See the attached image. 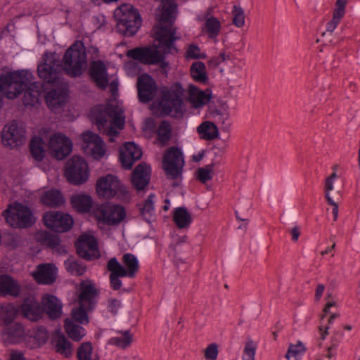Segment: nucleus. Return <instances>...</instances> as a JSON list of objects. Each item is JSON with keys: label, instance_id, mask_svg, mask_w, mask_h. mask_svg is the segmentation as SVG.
Listing matches in <instances>:
<instances>
[{"label": "nucleus", "instance_id": "obj_61", "mask_svg": "<svg viewBox=\"0 0 360 360\" xmlns=\"http://www.w3.org/2000/svg\"><path fill=\"white\" fill-rule=\"evenodd\" d=\"M218 346L215 343L208 345L205 350V357L207 360H217L218 356Z\"/></svg>", "mask_w": 360, "mask_h": 360}, {"label": "nucleus", "instance_id": "obj_22", "mask_svg": "<svg viewBox=\"0 0 360 360\" xmlns=\"http://www.w3.org/2000/svg\"><path fill=\"white\" fill-rule=\"evenodd\" d=\"M43 314L45 313L49 319L56 320L63 313V304L60 300L55 295H46L41 299Z\"/></svg>", "mask_w": 360, "mask_h": 360}, {"label": "nucleus", "instance_id": "obj_24", "mask_svg": "<svg viewBox=\"0 0 360 360\" xmlns=\"http://www.w3.org/2000/svg\"><path fill=\"white\" fill-rule=\"evenodd\" d=\"M87 55L84 52L77 56L75 61L63 65L65 73L72 78L81 77L87 68Z\"/></svg>", "mask_w": 360, "mask_h": 360}, {"label": "nucleus", "instance_id": "obj_18", "mask_svg": "<svg viewBox=\"0 0 360 360\" xmlns=\"http://www.w3.org/2000/svg\"><path fill=\"white\" fill-rule=\"evenodd\" d=\"M51 129L49 127H42L39 131L38 135L32 136L29 141L28 147L31 158H46V153L48 150V142L49 134Z\"/></svg>", "mask_w": 360, "mask_h": 360}, {"label": "nucleus", "instance_id": "obj_51", "mask_svg": "<svg viewBox=\"0 0 360 360\" xmlns=\"http://www.w3.org/2000/svg\"><path fill=\"white\" fill-rule=\"evenodd\" d=\"M32 337L36 341V345L39 347L46 342L49 338V333L46 328L39 326L34 328Z\"/></svg>", "mask_w": 360, "mask_h": 360}, {"label": "nucleus", "instance_id": "obj_48", "mask_svg": "<svg viewBox=\"0 0 360 360\" xmlns=\"http://www.w3.org/2000/svg\"><path fill=\"white\" fill-rule=\"evenodd\" d=\"M54 342L56 351L58 353L65 354L67 356L72 354V343L64 335H58Z\"/></svg>", "mask_w": 360, "mask_h": 360}, {"label": "nucleus", "instance_id": "obj_34", "mask_svg": "<svg viewBox=\"0 0 360 360\" xmlns=\"http://www.w3.org/2000/svg\"><path fill=\"white\" fill-rule=\"evenodd\" d=\"M143 150L134 141H125L118 149V158H142Z\"/></svg>", "mask_w": 360, "mask_h": 360}, {"label": "nucleus", "instance_id": "obj_62", "mask_svg": "<svg viewBox=\"0 0 360 360\" xmlns=\"http://www.w3.org/2000/svg\"><path fill=\"white\" fill-rule=\"evenodd\" d=\"M122 306L120 300L115 298H110L108 300V311L112 315H116Z\"/></svg>", "mask_w": 360, "mask_h": 360}, {"label": "nucleus", "instance_id": "obj_58", "mask_svg": "<svg viewBox=\"0 0 360 360\" xmlns=\"http://www.w3.org/2000/svg\"><path fill=\"white\" fill-rule=\"evenodd\" d=\"M348 0H336L333 15L342 19L345 14Z\"/></svg>", "mask_w": 360, "mask_h": 360}, {"label": "nucleus", "instance_id": "obj_23", "mask_svg": "<svg viewBox=\"0 0 360 360\" xmlns=\"http://www.w3.org/2000/svg\"><path fill=\"white\" fill-rule=\"evenodd\" d=\"M107 269L110 272L109 278L111 288L114 290H120L122 285L120 278L127 276L124 266L115 257H112L108 262Z\"/></svg>", "mask_w": 360, "mask_h": 360}, {"label": "nucleus", "instance_id": "obj_7", "mask_svg": "<svg viewBox=\"0 0 360 360\" xmlns=\"http://www.w3.org/2000/svg\"><path fill=\"white\" fill-rule=\"evenodd\" d=\"M118 107L112 103L105 105L98 104L91 108L89 117L93 124H96L100 132L105 133L111 136L110 141H113V136L118 135V131L107 125L108 117H113L117 113Z\"/></svg>", "mask_w": 360, "mask_h": 360}, {"label": "nucleus", "instance_id": "obj_2", "mask_svg": "<svg viewBox=\"0 0 360 360\" xmlns=\"http://www.w3.org/2000/svg\"><path fill=\"white\" fill-rule=\"evenodd\" d=\"M157 44L135 47L128 50L126 56L146 65H158L162 75H167L169 62L166 60L168 54L177 53L179 49L173 40H155Z\"/></svg>", "mask_w": 360, "mask_h": 360}, {"label": "nucleus", "instance_id": "obj_46", "mask_svg": "<svg viewBox=\"0 0 360 360\" xmlns=\"http://www.w3.org/2000/svg\"><path fill=\"white\" fill-rule=\"evenodd\" d=\"M307 351L305 345L300 340L296 344L290 343L285 355L288 360H301Z\"/></svg>", "mask_w": 360, "mask_h": 360}, {"label": "nucleus", "instance_id": "obj_40", "mask_svg": "<svg viewBox=\"0 0 360 360\" xmlns=\"http://www.w3.org/2000/svg\"><path fill=\"white\" fill-rule=\"evenodd\" d=\"M18 311L13 304H0V326L12 323L18 314Z\"/></svg>", "mask_w": 360, "mask_h": 360}, {"label": "nucleus", "instance_id": "obj_42", "mask_svg": "<svg viewBox=\"0 0 360 360\" xmlns=\"http://www.w3.org/2000/svg\"><path fill=\"white\" fill-rule=\"evenodd\" d=\"M122 262L125 266L127 277L134 278L139 269V264L136 257L131 253H126L122 257Z\"/></svg>", "mask_w": 360, "mask_h": 360}, {"label": "nucleus", "instance_id": "obj_20", "mask_svg": "<svg viewBox=\"0 0 360 360\" xmlns=\"http://www.w3.org/2000/svg\"><path fill=\"white\" fill-rule=\"evenodd\" d=\"M151 168L146 162L138 165L132 172L131 184L136 191H143L148 185L150 179Z\"/></svg>", "mask_w": 360, "mask_h": 360}, {"label": "nucleus", "instance_id": "obj_9", "mask_svg": "<svg viewBox=\"0 0 360 360\" xmlns=\"http://www.w3.org/2000/svg\"><path fill=\"white\" fill-rule=\"evenodd\" d=\"M87 74L91 82L94 83L98 89L105 91L109 86L112 94L117 92L118 82L115 80L110 84L109 83L110 77L108 72V67L104 60H91L87 70Z\"/></svg>", "mask_w": 360, "mask_h": 360}, {"label": "nucleus", "instance_id": "obj_27", "mask_svg": "<svg viewBox=\"0 0 360 360\" xmlns=\"http://www.w3.org/2000/svg\"><path fill=\"white\" fill-rule=\"evenodd\" d=\"M155 143L160 148H164L169 144L173 136V129L169 120H162L155 130Z\"/></svg>", "mask_w": 360, "mask_h": 360}, {"label": "nucleus", "instance_id": "obj_6", "mask_svg": "<svg viewBox=\"0 0 360 360\" xmlns=\"http://www.w3.org/2000/svg\"><path fill=\"white\" fill-rule=\"evenodd\" d=\"M2 216L13 229H30L37 221L31 208L19 202L8 204L7 208L2 212Z\"/></svg>", "mask_w": 360, "mask_h": 360}, {"label": "nucleus", "instance_id": "obj_28", "mask_svg": "<svg viewBox=\"0 0 360 360\" xmlns=\"http://www.w3.org/2000/svg\"><path fill=\"white\" fill-rule=\"evenodd\" d=\"M38 240L41 245L56 250L60 255L67 253L64 245L60 244V239L58 234L52 233L49 231H44L39 234Z\"/></svg>", "mask_w": 360, "mask_h": 360}, {"label": "nucleus", "instance_id": "obj_31", "mask_svg": "<svg viewBox=\"0 0 360 360\" xmlns=\"http://www.w3.org/2000/svg\"><path fill=\"white\" fill-rule=\"evenodd\" d=\"M97 290L91 284L82 283L80 287V295L79 297V302L86 304L89 311H91L95 308L96 302V296L97 295Z\"/></svg>", "mask_w": 360, "mask_h": 360}, {"label": "nucleus", "instance_id": "obj_8", "mask_svg": "<svg viewBox=\"0 0 360 360\" xmlns=\"http://www.w3.org/2000/svg\"><path fill=\"white\" fill-rule=\"evenodd\" d=\"M94 217L99 224L108 226H117L125 219V208L118 204L102 203L94 210Z\"/></svg>", "mask_w": 360, "mask_h": 360}, {"label": "nucleus", "instance_id": "obj_25", "mask_svg": "<svg viewBox=\"0 0 360 360\" xmlns=\"http://www.w3.org/2000/svg\"><path fill=\"white\" fill-rule=\"evenodd\" d=\"M20 292V285L12 276L8 274L0 275V296L10 295L16 297Z\"/></svg>", "mask_w": 360, "mask_h": 360}, {"label": "nucleus", "instance_id": "obj_26", "mask_svg": "<svg viewBox=\"0 0 360 360\" xmlns=\"http://www.w3.org/2000/svg\"><path fill=\"white\" fill-rule=\"evenodd\" d=\"M184 159H162V168L169 179H182Z\"/></svg>", "mask_w": 360, "mask_h": 360}, {"label": "nucleus", "instance_id": "obj_45", "mask_svg": "<svg viewBox=\"0 0 360 360\" xmlns=\"http://www.w3.org/2000/svg\"><path fill=\"white\" fill-rule=\"evenodd\" d=\"M3 72L0 73V86L4 89H8L13 85L15 86L14 70H11L8 66L2 69ZM3 105L2 98L0 96V109Z\"/></svg>", "mask_w": 360, "mask_h": 360}, {"label": "nucleus", "instance_id": "obj_14", "mask_svg": "<svg viewBox=\"0 0 360 360\" xmlns=\"http://www.w3.org/2000/svg\"><path fill=\"white\" fill-rule=\"evenodd\" d=\"M44 225L49 229L64 233L70 231L74 224V220L70 214L59 211H50L43 216Z\"/></svg>", "mask_w": 360, "mask_h": 360}, {"label": "nucleus", "instance_id": "obj_32", "mask_svg": "<svg viewBox=\"0 0 360 360\" xmlns=\"http://www.w3.org/2000/svg\"><path fill=\"white\" fill-rule=\"evenodd\" d=\"M40 202L50 207H58L64 204L65 198L60 191L52 188L41 195Z\"/></svg>", "mask_w": 360, "mask_h": 360}, {"label": "nucleus", "instance_id": "obj_3", "mask_svg": "<svg viewBox=\"0 0 360 360\" xmlns=\"http://www.w3.org/2000/svg\"><path fill=\"white\" fill-rule=\"evenodd\" d=\"M178 14V4L175 0H160L155 9L157 24L153 27L152 37L154 40H173L180 38L176 36V28L174 27Z\"/></svg>", "mask_w": 360, "mask_h": 360}, {"label": "nucleus", "instance_id": "obj_11", "mask_svg": "<svg viewBox=\"0 0 360 360\" xmlns=\"http://www.w3.org/2000/svg\"><path fill=\"white\" fill-rule=\"evenodd\" d=\"M96 189L98 195L107 199L125 197L128 193L124 184L113 174H107L98 178Z\"/></svg>", "mask_w": 360, "mask_h": 360}, {"label": "nucleus", "instance_id": "obj_13", "mask_svg": "<svg viewBox=\"0 0 360 360\" xmlns=\"http://www.w3.org/2000/svg\"><path fill=\"white\" fill-rule=\"evenodd\" d=\"M89 174L86 159H68L65 175L69 183L73 185H81L88 180Z\"/></svg>", "mask_w": 360, "mask_h": 360}, {"label": "nucleus", "instance_id": "obj_50", "mask_svg": "<svg viewBox=\"0 0 360 360\" xmlns=\"http://www.w3.org/2000/svg\"><path fill=\"white\" fill-rule=\"evenodd\" d=\"M65 269L72 275L82 276L86 270V266L78 261L68 259L65 261Z\"/></svg>", "mask_w": 360, "mask_h": 360}, {"label": "nucleus", "instance_id": "obj_38", "mask_svg": "<svg viewBox=\"0 0 360 360\" xmlns=\"http://www.w3.org/2000/svg\"><path fill=\"white\" fill-rule=\"evenodd\" d=\"M64 328L68 337L76 342L80 341L86 335V330L82 326L68 318L65 320Z\"/></svg>", "mask_w": 360, "mask_h": 360}, {"label": "nucleus", "instance_id": "obj_30", "mask_svg": "<svg viewBox=\"0 0 360 360\" xmlns=\"http://www.w3.org/2000/svg\"><path fill=\"white\" fill-rule=\"evenodd\" d=\"M189 71L191 77L195 82L204 85L209 84V74L203 62L200 60L193 62Z\"/></svg>", "mask_w": 360, "mask_h": 360}, {"label": "nucleus", "instance_id": "obj_54", "mask_svg": "<svg viewBox=\"0 0 360 360\" xmlns=\"http://www.w3.org/2000/svg\"><path fill=\"white\" fill-rule=\"evenodd\" d=\"M209 117H215L217 115L221 116L223 118L222 126L221 127V130L224 131H228L229 130L231 124L226 123V120L229 117L228 114L223 113L219 109L217 108V106L208 108V113L206 114Z\"/></svg>", "mask_w": 360, "mask_h": 360}, {"label": "nucleus", "instance_id": "obj_64", "mask_svg": "<svg viewBox=\"0 0 360 360\" xmlns=\"http://www.w3.org/2000/svg\"><path fill=\"white\" fill-rule=\"evenodd\" d=\"M337 177L335 171L326 178L325 181V194H330V191L333 189V181Z\"/></svg>", "mask_w": 360, "mask_h": 360}, {"label": "nucleus", "instance_id": "obj_60", "mask_svg": "<svg viewBox=\"0 0 360 360\" xmlns=\"http://www.w3.org/2000/svg\"><path fill=\"white\" fill-rule=\"evenodd\" d=\"M24 96L22 98L23 104L25 106L34 107L37 103H39V96L38 95H35L33 93L28 92L27 91H23Z\"/></svg>", "mask_w": 360, "mask_h": 360}, {"label": "nucleus", "instance_id": "obj_57", "mask_svg": "<svg viewBox=\"0 0 360 360\" xmlns=\"http://www.w3.org/2000/svg\"><path fill=\"white\" fill-rule=\"evenodd\" d=\"M161 158H184V153L181 147L172 146L165 150Z\"/></svg>", "mask_w": 360, "mask_h": 360}, {"label": "nucleus", "instance_id": "obj_1", "mask_svg": "<svg viewBox=\"0 0 360 360\" xmlns=\"http://www.w3.org/2000/svg\"><path fill=\"white\" fill-rule=\"evenodd\" d=\"M139 101L148 104L154 101L153 114L158 117L172 116L181 118L185 112L186 90L180 82H174L170 87L158 86L155 79L148 73L139 75L136 82Z\"/></svg>", "mask_w": 360, "mask_h": 360}, {"label": "nucleus", "instance_id": "obj_47", "mask_svg": "<svg viewBox=\"0 0 360 360\" xmlns=\"http://www.w3.org/2000/svg\"><path fill=\"white\" fill-rule=\"evenodd\" d=\"M186 236L179 238L175 243L170 244L169 247V254L180 261H182V256L186 250L188 248V245L186 241Z\"/></svg>", "mask_w": 360, "mask_h": 360}, {"label": "nucleus", "instance_id": "obj_37", "mask_svg": "<svg viewBox=\"0 0 360 360\" xmlns=\"http://www.w3.org/2000/svg\"><path fill=\"white\" fill-rule=\"evenodd\" d=\"M35 279L39 283L51 284L55 280L53 269L51 264H40L38 266V271L35 275Z\"/></svg>", "mask_w": 360, "mask_h": 360}, {"label": "nucleus", "instance_id": "obj_29", "mask_svg": "<svg viewBox=\"0 0 360 360\" xmlns=\"http://www.w3.org/2000/svg\"><path fill=\"white\" fill-rule=\"evenodd\" d=\"M211 11V8H209L204 15L203 19L205 22L203 24L202 32L207 34L208 38L214 39H216L220 33L221 24L217 17L214 15L210 16Z\"/></svg>", "mask_w": 360, "mask_h": 360}, {"label": "nucleus", "instance_id": "obj_16", "mask_svg": "<svg viewBox=\"0 0 360 360\" xmlns=\"http://www.w3.org/2000/svg\"><path fill=\"white\" fill-rule=\"evenodd\" d=\"M69 96V89L66 83L63 85H59L58 83L44 94L45 103L52 112L62 108L66 104Z\"/></svg>", "mask_w": 360, "mask_h": 360}, {"label": "nucleus", "instance_id": "obj_5", "mask_svg": "<svg viewBox=\"0 0 360 360\" xmlns=\"http://www.w3.org/2000/svg\"><path fill=\"white\" fill-rule=\"evenodd\" d=\"M113 18L116 21L117 31L125 37H134L142 24V17L139 11L129 4H122L117 7Z\"/></svg>", "mask_w": 360, "mask_h": 360}, {"label": "nucleus", "instance_id": "obj_17", "mask_svg": "<svg viewBox=\"0 0 360 360\" xmlns=\"http://www.w3.org/2000/svg\"><path fill=\"white\" fill-rule=\"evenodd\" d=\"M22 127L18 123H12L10 125H5L1 132V141L2 144L13 149L22 146L24 143L25 135Z\"/></svg>", "mask_w": 360, "mask_h": 360}, {"label": "nucleus", "instance_id": "obj_21", "mask_svg": "<svg viewBox=\"0 0 360 360\" xmlns=\"http://www.w3.org/2000/svg\"><path fill=\"white\" fill-rule=\"evenodd\" d=\"M20 309L23 316L32 321H37L43 317L41 304L33 296L25 298Z\"/></svg>", "mask_w": 360, "mask_h": 360}, {"label": "nucleus", "instance_id": "obj_12", "mask_svg": "<svg viewBox=\"0 0 360 360\" xmlns=\"http://www.w3.org/2000/svg\"><path fill=\"white\" fill-rule=\"evenodd\" d=\"M82 148L87 158H104L107 146L103 139L97 133L86 130L81 134Z\"/></svg>", "mask_w": 360, "mask_h": 360}, {"label": "nucleus", "instance_id": "obj_10", "mask_svg": "<svg viewBox=\"0 0 360 360\" xmlns=\"http://www.w3.org/2000/svg\"><path fill=\"white\" fill-rule=\"evenodd\" d=\"M48 150L51 158H83L79 154L70 156L73 150V142L65 134L60 131L49 134Z\"/></svg>", "mask_w": 360, "mask_h": 360}, {"label": "nucleus", "instance_id": "obj_4", "mask_svg": "<svg viewBox=\"0 0 360 360\" xmlns=\"http://www.w3.org/2000/svg\"><path fill=\"white\" fill-rule=\"evenodd\" d=\"M56 53L46 51L42 56L43 62L37 66L38 77L41 79L44 82H30L24 91L31 93L46 92L49 86L54 87L59 82L58 72L55 68L56 60L54 58Z\"/></svg>", "mask_w": 360, "mask_h": 360}, {"label": "nucleus", "instance_id": "obj_41", "mask_svg": "<svg viewBox=\"0 0 360 360\" xmlns=\"http://www.w3.org/2000/svg\"><path fill=\"white\" fill-rule=\"evenodd\" d=\"M174 221L179 229H184L191 224L192 217L186 207H179L175 209L173 215Z\"/></svg>", "mask_w": 360, "mask_h": 360}, {"label": "nucleus", "instance_id": "obj_33", "mask_svg": "<svg viewBox=\"0 0 360 360\" xmlns=\"http://www.w3.org/2000/svg\"><path fill=\"white\" fill-rule=\"evenodd\" d=\"M197 131L201 139L212 141L219 136L217 125L212 121L202 122L198 127Z\"/></svg>", "mask_w": 360, "mask_h": 360}, {"label": "nucleus", "instance_id": "obj_55", "mask_svg": "<svg viewBox=\"0 0 360 360\" xmlns=\"http://www.w3.org/2000/svg\"><path fill=\"white\" fill-rule=\"evenodd\" d=\"M257 344L252 340L248 339L243 349V360H255Z\"/></svg>", "mask_w": 360, "mask_h": 360}, {"label": "nucleus", "instance_id": "obj_56", "mask_svg": "<svg viewBox=\"0 0 360 360\" xmlns=\"http://www.w3.org/2000/svg\"><path fill=\"white\" fill-rule=\"evenodd\" d=\"M207 92L212 94L210 89H207L205 91H202L198 86L193 84H190L188 86V97L191 100L200 98L202 97Z\"/></svg>", "mask_w": 360, "mask_h": 360}, {"label": "nucleus", "instance_id": "obj_15", "mask_svg": "<svg viewBox=\"0 0 360 360\" xmlns=\"http://www.w3.org/2000/svg\"><path fill=\"white\" fill-rule=\"evenodd\" d=\"M77 255L87 261H93L101 257L98 242L91 235L84 234L79 237L75 244Z\"/></svg>", "mask_w": 360, "mask_h": 360}, {"label": "nucleus", "instance_id": "obj_19", "mask_svg": "<svg viewBox=\"0 0 360 360\" xmlns=\"http://www.w3.org/2000/svg\"><path fill=\"white\" fill-rule=\"evenodd\" d=\"M4 326L1 335L5 345H15L22 341L25 333L20 323H12Z\"/></svg>", "mask_w": 360, "mask_h": 360}, {"label": "nucleus", "instance_id": "obj_36", "mask_svg": "<svg viewBox=\"0 0 360 360\" xmlns=\"http://www.w3.org/2000/svg\"><path fill=\"white\" fill-rule=\"evenodd\" d=\"M33 79L34 76L29 70L20 69L14 70L15 90L20 93L22 92Z\"/></svg>", "mask_w": 360, "mask_h": 360}, {"label": "nucleus", "instance_id": "obj_39", "mask_svg": "<svg viewBox=\"0 0 360 360\" xmlns=\"http://www.w3.org/2000/svg\"><path fill=\"white\" fill-rule=\"evenodd\" d=\"M215 167L216 163L212 162L210 164L206 165L204 167L197 168L194 172L195 180L202 184H206L213 179L215 174Z\"/></svg>", "mask_w": 360, "mask_h": 360}, {"label": "nucleus", "instance_id": "obj_43", "mask_svg": "<svg viewBox=\"0 0 360 360\" xmlns=\"http://www.w3.org/2000/svg\"><path fill=\"white\" fill-rule=\"evenodd\" d=\"M155 198V195L154 193H150L144 201L143 207L140 208V213L141 216L143 217L145 221L148 223L154 221L155 217L154 209Z\"/></svg>", "mask_w": 360, "mask_h": 360}, {"label": "nucleus", "instance_id": "obj_63", "mask_svg": "<svg viewBox=\"0 0 360 360\" xmlns=\"http://www.w3.org/2000/svg\"><path fill=\"white\" fill-rule=\"evenodd\" d=\"M77 58L76 53L73 51V46H70L67 49L63 56V65L75 61Z\"/></svg>", "mask_w": 360, "mask_h": 360}, {"label": "nucleus", "instance_id": "obj_52", "mask_svg": "<svg viewBox=\"0 0 360 360\" xmlns=\"http://www.w3.org/2000/svg\"><path fill=\"white\" fill-rule=\"evenodd\" d=\"M123 338L114 337L109 340V344L116 345L122 349L128 347L131 343L132 336L129 330L123 333Z\"/></svg>", "mask_w": 360, "mask_h": 360}, {"label": "nucleus", "instance_id": "obj_44", "mask_svg": "<svg viewBox=\"0 0 360 360\" xmlns=\"http://www.w3.org/2000/svg\"><path fill=\"white\" fill-rule=\"evenodd\" d=\"M86 304L84 303L79 302V306L72 309L71 320L75 323L77 322L79 324H87L89 322V316L87 314L88 309Z\"/></svg>", "mask_w": 360, "mask_h": 360}, {"label": "nucleus", "instance_id": "obj_59", "mask_svg": "<svg viewBox=\"0 0 360 360\" xmlns=\"http://www.w3.org/2000/svg\"><path fill=\"white\" fill-rule=\"evenodd\" d=\"M200 51V48L198 44L191 43L188 44L184 57L187 60H197V56Z\"/></svg>", "mask_w": 360, "mask_h": 360}, {"label": "nucleus", "instance_id": "obj_35", "mask_svg": "<svg viewBox=\"0 0 360 360\" xmlns=\"http://www.w3.org/2000/svg\"><path fill=\"white\" fill-rule=\"evenodd\" d=\"M72 207L78 212H88L93 205L91 196L85 194L73 195L70 198Z\"/></svg>", "mask_w": 360, "mask_h": 360}, {"label": "nucleus", "instance_id": "obj_53", "mask_svg": "<svg viewBox=\"0 0 360 360\" xmlns=\"http://www.w3.org/2000/svg\"><path fill=\"white\" fill-rule=\"evenodd\" d=\"M232 24L237 27H242L245 25V13L243 8L234 5L232 8Z\"/></svg>", "mask_w": 360, "mask_h": 360}, {"label": "nucleus", "instance_id": "obj_49", "mask_svg": "<svg viewBox=\"0 0 360 360\" xmlns=\"http://www.w3.org/2000/svg\"><path fill=\"white\" fill-rule=\"evenodd\" d=\"M93 347L91 342L82 343L77 350L78 360H99L98 357L91 358Z\"/></svg>", "mask_w": 360, "mask_h": 360}]
</instances>
